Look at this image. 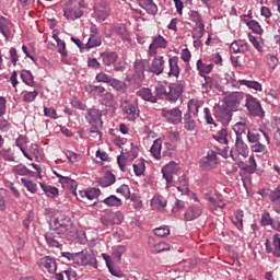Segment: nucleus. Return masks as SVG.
<instances>
[{"instance_id":"f257e3e1","label":"nucleus","mask_w":280,"mask_h":280,"mask_svg":"<svg viewBox=\"0 0 280 280\" xmlns=\"http://www.w3.org/2000/svg\"><path fill=\"white\" fill-rule=\"evenodd\" d=\"M46 215L49 218V231L45 233L44 237L46 244L50 248H60L63 240H75L78 237V228L71 221V218L56 213L51 210H46Z\"/></svg>"},{"instance_id":"f03ea898","label":"nucleus","mask_w":280,"mask_h":280,"mask_svg":"<svg viewBox=\"0 0 280 280\" xmlns=\"http://www.w3.org/2000/svg\"><path fill=\"white\" fill-rule=\"evenodd\" d=\"M62 256L77 264V266H93V268H97V259L93 250L83 249L75 254L63 253Z\"/></svg>"},{"instance_id":"7ed1b4c3","label":"nucleus","mask_w":280,"mask_h":280,"mask_svg":"<svg viewBox=\"0 0 280 280\" xmlns=\"http://www.w3.org/2000/svg\"><path fill=\"white\" fill-rule=\"evenodd\" d=\"M85 119L90 124V135H97L98 139H102V127L104 126V121H102V112L98 109H90Z\"/></svg>"},{"instance_id":"20e7f679","label":"nucleus","mask_w":280,"mask_h":280,"mask_svg":"<svg viewBox=\"0 0 280 280\" xmlns=\"http://www.w3.org/2000/svg\"><path fill=\"white\" fill-rule=\"evenodd\" d=\"M184 89H185V82L183 81L171 83L166 88L167 102H171V103L178 102V100L180 98V95H183Z\"/></svg>"},{"instance_id":"39448f33","label":"nucleus","mask_w":280,"mask_h":280,"mask_svg":"<svg viewBox=\"0 0 280 280\" xmlns=\"http://www.w3.org/2000/svg\"><path fill=\"white\" fill-rule=\"evenodd\" d=\"M214 117L223 126H229V124H231V119H233V109L226 105H218L214 107Z\"/></svg>"},{"instance_id":"423d86ee","label":"nucleus","mask_w":280,"mask_h":280,"mask_svg":"<svg viewBox=\"0 0 280 280\" xmlns=\"http://www.w3.org/2000/svg\"><path fill=\"white\" fill-rule=\"evenodd\" d=\"M120 108L127 115V119L129 121H135V119H139V106L131 102L130 100L121 98Z\"/></svg>"},{"instance_id":"0eeeda50","label":"nucleus","mask_w":280,"mask_h":280,"mask_svg":"<svg viewBox=\"0 0 280 280\" xmlns=\"http://www.w3.org/2000/svg\"><path fill=\"white\" fill-rule=\"evenodd\" d=\"M161 115L168 124H173L174 126L183 121V112L176 107L172 109L163 108L161 109Z\"/></svg>"},{"instance_id":"6e6552de","label":"nucleus","mask_w":280,"mask_h":280,"mask_svg":"<svg viewBox=\"0 0 280 280\" xmlns=\"http://www.w3.org/2000/svg\"><path fill=\"white\" fill-rule=\"evenodd\" d=\"M245 106L253 117H261L264 116V109L261 108V103L257 101V98L252 95L246 96Z\"/></svg>"},{"instance_id":"1a4fd4ad","label":"nucleus","mask_w":280,"mask_h":280,"mask_svg":"<svg viewBox=\"0 0 280 280\" xmlns=\"http://www.w3.org/2000/svg\"><path fill=\"white\" fill-rule=\"evenodd\" d=\"M100 194H102L100 188H89L86 190H79L78 192H74V196L77 200L86 202V200H95L96 198H100Z\"/></svg>"},{"instance_id":"9d476101","label":"nucleus","mask_w":280,"mask_h":280,"mask_svg":"<svg viewBox=\"0 0 280 280\" xmlns=\"http://www.w3.org/2000/svg\"><path fill=\"white\" fill-rule=\"evenodd\" d=\"M266 253L273 255V257H280V236L279 234H275L272 240H266L265 243Z\"/></svg>"},{"instance_id":"9b49d317","label":"nucleus","mask_w":280,"mask_h":280,"mask_svg":"<svg viewBox=\"0 0 280 280\" xmlns=\"http://www.w3.org/2000/svg\"><path fill=\"white\" fill-rule=\"evenodd\" d=\"M167 39L165 37L158 35L153 37L152 43L149 45V56H156L158 49H167Z\"/></svg>"},{"instance_id":"f8f14e48","label":"nucleus","mask_w":280,"mask_h":280,"mask_svg":"<svg viewBox=\"0 0 280 280\" xmlns=\"http://www.w3.org/2000/svg\"><path fill=\"white\" fill-rule=\"evenodd\" d=\"M224 102H225V106L228 108H240V104H242V102H244V93L242 92H233L230 93L229 95H226L224 97Z\"/></svg>"},{"instance_id":"ddd939ff","label":"nucleus","mask_w":280,"mask_h":280,"mask_svg":"<svg viewBox=\"0 0 280 280\" xmlns=\"http://www.w3.org/2000/svg\"><path fill=\"white\" fill-rule=\"evenodd\" d=\"M248 143H257V141H266L267 145H270V136L266 131L258 129L255 131L247 130Z\"/></svg>"},{"instance_id":"4468645a","label":"nucleus","mask_w":280,"mask_h":280,"mask_svg":"<svg viewBox=\"0 0 280 280\" xmlns=\"http://www.w3.org/2000/svg\"><path fill=\"white\" fill-rule=\"evenodd\" d=\"M200 165L203 170H215L218 167V153L213 150L208 151L207 156L200 160Z\"/></svg>"},{"instance_id":"2eb2a0df","label":"nucleus","mask_w":280,"mask_h":280,"mask_svg":"<svg viewBox=\"0 0 280 280\" xmlns=\"http://www.w3.org/2000/svg\"><path fill=\"white\" fill-rule=\"evenodd\" d=\"M0 32L7 40L14 38V24L5 16H0Z\"/></svg>"},{"instance_id":"dca6fc26","label":"nucleus","mask_w":280,"mask_h":280,"mask_svg":"<svg viewBox=\"0 0 280 280\" xmlns=\"http://www.w3.org/2000/svg\"><path fill=\"white\" fill-rule=\"evenodd\" d=\"M133 81L136 84H141L143 80H145V61L136 60L133 63Z\"/></svg>"},{"instance_id":"f3484780","label":"nucleus","mask_w":280,"mask_h":280,"mask_svg":"<svg viewBox=\"0 0 280 280\" xmlns=\"http://www.w3.org/2000/svg\"><path fill=\"white\" fill-rule=\"evenodd\" d=\"M101 222L104 226L121 224L124 222V214L121 212L107 213L101 218Z\"/></svg>"},{"instance_id":"a211bd4d","label":"nucleus","mask_w":280,"mask_h":280,"mask_svg":"<svg viewBox=\"0 0 280 280\" xmlns=\"http://www.w3.org/2000/svg\"><path fill=\"white\" fill-rule=\"evenodd\" d=\"M37 266L39 268H45L50 275L56 273L58 270V265L56 264V258H51L50 256H45L37 261Z\"/></svg>"},{"instance_id":"6ab92c4d","label":"nucleus","mask_w":280,"mask_h":280,"mask_svg":"<svg viewBox=\"0 0 280 280\" xmlns=\"http://www.w3.org/2000/svg\"><path fill=\"white\" fill-rule=\"evenodd\" d=\"M63 16L67 21H77V19H82V16H84V11L78 8V5L65 7Z\"/></svg>"},{"instance_id":"aec40b11","label":"nucleus","mask_w":280,"mask_h":280,"mask_svg":"<svg viewBox=\"0 0 280 280\" xmlns=\"http://www.w3.org/2000/svg\"><path fill=\"white\" fill-rule=\"evenodd\" d=\"M189 20L192 21L199 30L198 38H202L205 36V21L202 20V15H200L198 11H190Z\"/></svg>"},{"instance_id":"412c9836","label":"nucleus","mask_w":280,"mask_h":280,"mask_svg":"<svg viewBox=\"0 0 280 280\" xmlns=\"http://www.w3.org/2000/svg\"><path fill=\"white\" fill-rule=\"evenodd\" d=\"M202 215V208L198 206H190L187 208L185 214H184V220L186 222H191L194 220H198L199 217Z\"/></svg>"},{"instance_id":"4be33fe9","label":"nucleus","mask_w":280,"mask_h":280,"mask_svg":"<svg viewBox=\"0 0 280 280\" xmlns=\"http://www.w3.org/2000/svg\"><path fill=\"white\" fill-rule=\"evenodd\" d=\"M176 167H178L176 162H170L162 168V174L166 183H172V180H174V174H176Z\"/></svg>"},{"instance_id":"5701e85b","label":"nucleus","mask_w":280,"mask_h":280,"mask_svg":"<svg viewBox=\"0 0 280 280\" xmlns=\"http://www.w3.org/2000/svg\"><path fill=\"white\" fill-rule=\"evenodd\" d=\"M164 70L165 59H163V56L155 57L151 63V72L155 73V75H161V73H163Z\"/></svg>"},{"instance_id":"b1692460","label":"nucleus","mask_w":280,"mask_h":280,"mask_svg":"<svg viewBox=\"0 0 280 280\" xmlns=\"http://www.w3.org/2000/svg\"><path fill=\"white\" fill-rule=\"evenodd\" d=\"M136 95L141 97V100H144V102H151V104H156V102H159V98L152 94V90L148 88L140 89Z\"/></svg>"},{"instance_id":"393cba45","label":"nucleus","mask_w":280,"mask_h":280,"mask_svg":"<svg viewBox=\"0 0 280 280\" xmlns=\"http://www.w3.org/2000/svg\"><path fill=\"white\" fill-rule=\"evenodd\" d=\"M137 2L148 14H152L154 16L156 15V12H159V7H156L153 0H137Z\"/></svg>"},{"instance_id":"a878e982","label":"nucleus","mask_w":280,"mask_h":280,"mask_svg":"<svg viewBox=\"0 0 280 280\" xmlns=\"http://www.w3.org/2000/svg\"><path fill=\"white\" fill-rule=\"evenodd\" d=\"M168 78H178L180 75V66H178V57H172L168 59Z\"/></svg>"},{"instance_id":"bb28decb","label":"nucleus","mask_w":280,"mask_h":280,"mask_svg":"<svg viewBox=\"0 0 280 280\" xmlns=\"http://www.w3.org/2000/svg\"><path fill=\"white\" fill-rule=\"evenodd\" d=\"M230 51L232 54H246L248 51V44L242 39L234 40L230 46Z\"/></svg>"},{"instance_id":"cd10ccee","label":"nucleus","mask_w":280,"mask_h":280,"mask_svg":"<svg viewBox=\"0 0 280 280\" xmlns=\"http://www.w3.org/2000/svg\"><path fill=\"white\" fill-rule=\"evenodd\" d=\"M205 102L202 101H198L196 98H191L188 101V113L186 114H190L191 117H198V110H200V108H202Z\"/></svg>"},{"instance_id":"c85d7f7f","label":"nucleus","mask_w":280,"mask_h":280,"mask_svg":"<svg viewBox=\"0 0 280 280\" xmlns=\"http://www.w3.org/2000/svg\"><path fill=\"white\" fill-rule=\"evenodd\" d=\"M212 139L218 141L219 143L229 145V128L222 127L217 131V133L212 135Z\"/></svg>"},{"instance_id":"c756f323","label":"nucleus","mask_w":280,"mask_h":280,"mask_svg":"<svg viewBox=\"0 0 280 280\" xmlns=\"http://www.w3.org/2000/svg\"><path fill=\"white\" fill-rule=\"evenodd\" d=\"M60 185L63 187V189H70V191L75 196L77 189H78V182L74 179H71V177H61L59 179Z\"/></svg>"},{"instance_id":"7c9ffc66","label":"nucleus","mask_w":280,"mask_h":280,"mask_svg":"<svg viewBox=\"0 0 280 280\" xmlns=\"http://www.w3.org/2000/svg\"><path fill=\"white\" fill-rule=\"evenodd\" d=\"M85 91L86 93H89V95H92L93 97H104V93H106V88L102 85L90 84L85 86Z\"/></svg>"},{"instance_id":"2f4dec72","label":"nucleus","mask_w":280,"mask_h":280,"mask_svg":"<svg viewBox=\"0 0 280 280\" xmlns=\"http://www.w3.org/2000/svg\"><path fill=\"white\" fill-rule=\"evenodd\" d=\"M197 71H199V75L205 78L209 73L213 71V63L206 65L202 62V59L197 60Z\"/></svg>"},{"instance_id":"473e14b6","label":"nucleus","mask_w":280,"mask_h":280,"mask_svg":"<svg viewBox=\"0 0 280 280\" xmlns=\"http://www.w3.org/2000/svg\"><path fill=\"white\" fill-rule=\"evenodd\" d=\"M101 58L103 60V65L110 67V65H115V62H117L118 56L115 51H105L101 54Z\"/></svg>"},{"instance_id":"72a5a7b5","label":"nucleus","mask_w":280,"mask_h":280,"mask_svg":"<svg viewBox=\"0 0 280 280\" xmlns=\"http://www.w3.org/2000/svg\"><path fill=\"white\" fill-rule=\"evenodd\" d=\"M235 148H236L237 154L244 158L248 156V152H249L248 144L244 142V138H236Z\"/></svg>"},{"instance_id":"f704fd0d","label":"nucleus","mask_w":280,"mask_h":280,"mask_svg":"<svg viewBox=\"0 0 280 280\" xmlns=\"http://www.w3.org/2000/svg\"><path fill=\"white\" fill-rule=\"evenodd\" d=\"M151 207L161 211L167 207V199L161 195H155L151 200Z\"/></svg>"},{"instance_id":"c9c22d12","label":"nucleus","mask_w":280,"mask_h":280,"mask_svg":"<svg viewBox=\"0 0 280 280\" xmlns=\"http://www.w3.org/2000/svg\"><path fill=\"white\" fill-rule=\"evenodd\" d=\"M163 148V140L156 139L153 141V144L150 149V152L156 161H161V149Z\"/></svg>"},{"instance_id":"e433bc0d","label":"nucleus","mask_w":280,"mask_h":280,"mask_svg":"<svg viewBox=\"0 0 280 280\" xmlns=\"http://www.w3.org/2000/svg\"><path fill=\"white\" fill-rule=\"evenodd\" d=\"M115 174L107 172L104 177L98 179V185H101V187H110V185H115Z\"/></svg>"},{"instance_id":"4c0bfd02","label":"nucleus","mask_w":280,"mask_h":280,"mask_svg":"<svg viewBox=\"0 0 280 280\" xmlns=\"http://www.w3.org/2000/svg\"><path fill=\"white\" fill-rule=\"evenodd\" d=\"M57 47L58 54H60L61 56V62H63V65H69V60H67V56H69V52L67 51V44L65 43V40L58 42Z\"/></svg>"},{"instance_id":"58836bf2","label":"nucleus","mask_w":280,"mask_h":280,"mask_svg":"<svg viewBox=\"0 0 280 280\" xmlns=\"http://www.w3.org/2000/svg\"><path fill=\"white\" fill-rule=\"evenodd\" d=\"M233 130L236 135V139H244L243 135H246L248 126H246V122L240 121L234 125Z\"/></svg>"},{"instance_id":"ea45409f","label":"nucleus","mask_w":280,"mask_h":280,"mask_svg":"<svg viewBox=\"0 0 280 280\" xmlns=\"http://www.w3.org/2000/svg\"><path fill=\"white\" fill-rule=\"evenodd\" d=\"M184 128L189 132H192V130H196V120L194 119V116H191V114L184 115Z\"/></svg>"},{"instance_id":"a19ab883","label":"nucleus","mask_w":280,"mask_h":280,"mask_svg":"<svg viewBox=\"0 0 280 280\" xmlns=\"http://www.w3.org/2000/svg\"><path fill=\"white\" fill-rule=\"evenodd\" d=\"M12 172L16 176H32V171H30V168H27V166L23 164H18L13 166Z\"/></svg>"},{"instance_id":"79ce46f5","label":"nucleus","mask_w":280,"mask_h":280,"mask_svg":"<svg viewBox=\"0 0 280 280\" xmlns=\"http://www.w3.org/2000/svg\"><path fill=\"white\" fill-rule=\"evenodd\" d=\"M108 84L119 93H126V91L128 90V85H126V83L121 80L110 79V82Z\"/></svg>"},{"instance_id":"37998d69","label":"nucleus","mask_w":280,"mask_h":280,"mask_svg":"<svg viewBox=\"0 0 280 280\" xmlns=\"http://www.w3.org/2000/svg\"><path fill=\"white\" fill-rule=\"evenodd\" d=\"M95 13L97 19H101V21H106L110 14V8L106 5H100L95 9Z\"/></svg>"},{"instance_id":"c03bdc74","label":"nucleus","mask_w":280,"mask_h":280,"mask_svg":"<svg viewBox=\"0 0 280 280\" xmlns=\"http://www.w3.org/2000/svg\"><path fill=\"white\" fill-rule=\"evenodd\" d=\"M103 202L107 207H121V205H124L121 199L115 195H110L109 197L105 198Z\"/></svg>"},{"instance_id":"a18cd8bd","label":"nucleus","mask_w":280,"mask_h":280,"mask_svg":"<svg viewBox=\"0 0 280 280\" xmlns=\"http://www.w3.org/2000/svg\"><path fill=\"white\" fill-rule=\"evenodd\" d=\"M232 222H233V224H235V226L237 229H243L244 228V211L237 210L234 213V217L232 218Z\"/></svg>"},{"instance_id":"49530a36","label":"nucleus","mask_w":280,"mask_h":280,"mask_svg":"<svg viewBox=\"0 0 280 280\" xmlns=\"http://www.w3.org/2000/svg\"><path fill=\"white\" fill-rule=\"evenodd\" d=\"M238 83H241L242 86H247V89H254V91H262L261 83L257 81H250V80H240Z\"/></svg>"},{"instance_id":"de8ad7c7","label":"nucleus","mask_w":280,"mask_h":280,"mask_svg":"<svg viewBox=\"0 0 280 280\" xmlns=\"http://www.w3.org/2000/svg\"><path fill=\"white\" fill-rule=\"evenodd\" d=\"M21 78L27 86H34V74L30 70H22Z\"/></svg>"},{"instance_id":"09e8293b","label":"nucleus","mask_w":280,"mask_h":280,"mask_svg":"<svg viewBox=\"0 0 280 280\" xmlns=\"http://www.w3.org/2000/svg\"><path fill=\"white\" fill-rule=\"evenodd\" d=\"M100 45H102V37L100 35H90L85 47L86 49H93V47H100Z\"/></svg>"},{"instance_id":"8fccbe9b","label":"nucleus","mask_w":280,"mask_h":280,"mask_svg":"<svg viewBox=\"0 0 280 280\" xmlns=\"http://www.w3.org/2000/svg\"><path fill=\"white\" fill-rule=\"evenodd\" d=\"M117 36L121 38V40H130V35L128 34V28H126V25L120 24L115 27Z\"/></svg>"},{"instance_id":"3c124183","label":"nucleus","mask_w":280,"mask_h":280,"mask_svg":"<svg viewBox=\"0 0 280 280\" xmlns=\"http://www.w3.org/2000/svg\"><path fill=\"white\" fill-rule=\"evenodd\" d=\"M21 183L31 194H36V191H38V186L32 179L22 178Z\"/></svg>"},{"instance_id":"603ef678","label":"nucleus","mask_w":280,"mask_h":280,"mask_svg":"<svg viewBox=\"0 0 280 280\" xmlns=\"http://www.w3.org/2000/svg\"><path fill=\"white\" fill-rule=\"evenodd\" d=\"M266 141H257L252 143L250 150L252 152L258 153V154H264L267 151L266 148Z\"/></svg>"},{"instance_id":"864d4df0","label":"nucleus","mask_w":280,"mask_h":280,"mask_svg":"<svg viewBox=\"0 0 280 280\" xmlns=\"http://www.w3.org/2000/svg\"><path fill=\"white\" fill-rule=\"evenodd\" d=\"M209 202H210L211 211H215L218 209H224V207H226V203H224L222 199L209 197Z\"/></svg>"},{"instance_id":"5fc2aeb1","label":"nucleus","mask_w":280,"mask_h":280,"mask_svg":"<svg viewBox=\"0 0 280 280\" xmlns=\"http://www.w3.org/2000/svg\"><path fill=\"white\" fill-rule=\"evenodd\" d=\"M202 78L205 80V82L202 83V89H206V91L218 86V81H215V79H213V77H209L206 74Z\"/></svg>"},{"instance_id":"6e6d98bb","label":"nucleus","mask_w":280,"mask_h":280,"mask_svg":"<svg viewBox=\"0 0 280 280\" xmlns=\"http://www.w3.org/2000/svg\"><path fill=\"white\" fill-rule=\"evenodd\" d=\"M40 187L49 198H55V196H58V188L54 186H47L43 183H40Z\"/></svg>"},{"instance_id":"4d7b16f0","label":"nucleus","mask_w":280,"mask_h":280,"mask_svg":"<svg viewBox=\"0 0 280 280\" xmlns=\"http://www.w3.org/2000/svg\"><path fill=\"white\" fill-rule=\"evenodd\" d=\"M129 199L131 200V202H133L132 207L133 209H136V211H141V209H143V201L137 195L131 194V196H129Z\"/></svg>"},{"instance_id":"13d9d810","label":"nucleus","mask_w":280,"mask_h":280,"mask_svg":"<svg viewBox=\"0 0 280 280\" xmlns=\"http://www.w3.org/2000/svg\"><path fill=\"white\" fill-rule=\"evenodd\" d=\"M170 248H171V246L168 243L160 242L153 246L152 253L159 254V253H163L165 250H170Z\"/></svg>"},{"instance_id":"bf43d9fd","label":"nucleus","mask_w":280,"mask_h":280,"mask_svg":"<svg viewBox=\"0 0 280 280\" xmlns=\"http://www.w3.org/2000/svg\"><path fill=\"white\" fill-rule=\"evenodd\" d=\"M206 124L213 126V128H218V124H215V120L213 119V116L211 115V109L209 107H206L203 109Z\"/></svg>"},{"instance_id":"052dcab7","label":"nucleus","mask_w":280,"mask_h":280,"mask_svg":"<svg viewBox=\"0 0 280 280\" xmlns=\"http://www.w3.org/2000/svg\"><path fill=\"white\" fill-rule=\"evenodd\" d=\"M133 172L136 176H142L143 172H145V161L140 160L138 163L133 164Z\"/></svg>"},{"instance_id":"680f3d73","label":"nucleus","mask_w":280,"mask_h":280,"mask_svg":"<svg viewBox=\"0 0 280 280\" xmlns=\"http://www.w3.org/2000/svg\"><path fill=\"white\" fill-rule=\"evenodd\" d=\"M247 27L254 32V34H261V25H259V22L255 20H250L247 22Z\"/></svg>"},{"instance_id":"e2e57ef3","label":"nucleus","mask_w":280,"mask_h":280,"mask_svg":"<svg viewBox=\"0 0 280 280\" xmlns=\"http://www.w3.org/2000/svg\"><path fill=\"white\" fill-rule=\"evenodd\" d=\"M154 235H156L158 237H167V235H170V228L165 225L161 228H156L154 230Z\"/></svg>"},{"instance_id":"0e129e2a","label":"nucleus","mask_w":280,"mask_h":280,"mask_svg":"<svg viewBox=\"0 0 280 280\" xmlns=\"http://www.w3.org/2000/svg\"><path fill=\"white\" fill-rule=\"evenodd\" d=\"M116 191L117 194L125 196V198H130V196H132V194H130V187L126 184H122Z\"/></svg>"},{"instance_id":"69168bd1","label":"nucleus","mask_w":280,"mask_h":280,"mask_svg":"<svg viewBox=\"0 0 280 280\" xmlns=\"http://www.w3.org/2000/svg\"><path fill=\"white\" fill-rule=\"evenodd\" d=\"M113 78H110V75L104 73V72H100L96 74V82H103L105 84H109L110 80Z\"/></svg>"},{"instance_id":"338daca9","label":"nucleus","mask_w":280,"mask_h":280,"mask_svg":"<svg viewBox=\"0 0 280 280\" xmlns=\"http://www.w3.org/2000/svg\"><path fill=\"white\" fill-rule=\"evenodd\" d=\"M279 63V59L275 57V55L267 56V65L270 69H277V65Z\"/></svg>"},{"instance_id":"774afa93","label":"nucleus","mask_w":280,"mask_h":280,"mask_svg":"<svg viewBox=\"0 0 280 280\" xmlns=\"http://www.w3.org/2000/svg\"><path fill=\"white\" fill-rule=\"evenodd\" d=\"M277 130L273 133V139L276 141V145L280 144V119L276 120Z\"/></svg>"}]
</instances>
